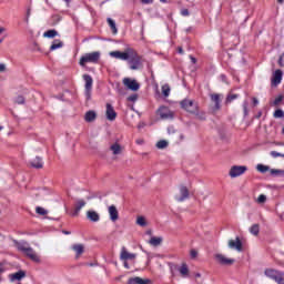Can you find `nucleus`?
<instances>
[{
	"label": "nucleus",
	"mask_w": 284,
	"mask_h": 284,
	"mask_svg": "<svg viewBox=\"0 0 284 284\" xmlns=\"http://www.w3.org/2000/svg\"><path fill=\"white\" fill-rule=\"evenodd\" d=\"M151 281L149 278H141L139 276L130 277L128 280V284H150Z\"/></svg>",
	"instance_id": "21"
},
{
	"label": "nucleus",
	"mask_w": 284,
	"mask_h": 284,
	"mask_svg": "<svg viewBox=\"0 0 284 284\" xmlns=\"http://www.w3.org/2000/svg\"><path fill=\"white\" fill-rule=\"evenodd\" d=\"M169 143L168 141L165 140H160L158 143H156V148L158 150H165V148H168Z\"/></svg>",
	"instance_id": "36"
},
{
	"label": "nucleus",
	"mask_w": 284,
	"mask_h": 284,
	"mask_svg": "<svg viewBox=\"0 0 284 284\" xmlns=\"http://www.w3.org/2000/svg\"><path fill=\"white\" fill-rule=\"evenodd\" d=\"M229 247L231 250H236V252H243V242H241L240 237H236L235 240H230Z\"/></svg>",
	"instance_id": "13"
},
{
	"label": "nucleus",
	"mask_w": 284,
	"mask_h": 284,
	"mask_svg": "<svg viewBox=\"0 0 284 284\" xmlns=\"http://www.w3.org/2000/svg\"><path fill=\"white\" fill-rule=\"evenodd\" d=\"M256 170H257V172L265 174V172H270V166L263 165V164H257Z\"/></svg>",
	"instance_id": "35"
},
{
	"label": "nucleus",
	"mask_w": 284,
	"mask_h": 284,
	"mask_svg": "<svg viewBox=\"0 0 284 284\" xmlns=\"http://www.w3.org/2000/svg\"><path fill=\"white\" fill-rule=\"evenodd\" d=\"M120 257L122 261H133V258H136V255L134 253H130V252L125 251V248H123Z\"/></svg>",
	"instance_id": "23"
},
{
	"label": "nucleus",
	"mask_w": 284,
	"mask_h": 284,
	"mask_svg": "<svg viewBox=\"0 0 284 284\" xmlns=\"http://www.w3.org/2000/svg\"><path fill=\"white\" fill-rule=\"evenodd\" d=\"M180 105L182 110H185V112H189L190 114H199V104L190 99L182 100Z\"/></svg>",
	"instance_id": "3"
},
{
	"label": "nucleus",
	"mask_w": 284,
	"mask_h": 284,
	"mask_svg": "<svg viewBox=\"0 0 284 284\" xmlns=\"http://www.w3.org/2000/svg\"><path fill=\"white\" fill-rule=\"evenodd\" d=\"M14 103H18V105H23V103H26V98L18 95L14 100Z\"/></svg>",
	"instance_id": "40"
},
{
	"label": "nucleus",
	"mask_w": 284,
	"mask_h": 284,
	"mask_svg": "<svg viewBox=\"0 0 284 284\" xmlns=\"http://www.w3.org/2000/svg\"><path fill=\"white\" fill-rule=\"evenodd\" d=\"M178 52H179V54H185V51H183V47H179Z\"/></svg>",
	"instance_id": "53"
},
{
	"label": "nucleus",
	"mask_w": 284,
	"mask_h": 284,
	"mask_svg": "<svg viewBox=\"0 0 284 284\" xmlns=\"http://www.w3.org/2000/svg\"><path fill=\"white\" fill-rule=\"evenodd\" d=\"M71 250H73V252H75V258H80L81 254H83V252H85V246L83 244H73Z\"/></svg>",
	"instance_id": "20"
},
{
	"label": "nucleus",
	"mask_w": 284,
	"mask_h": 284,
	"mask_svg": "<svg viewBox=\"0 0 284 284\" xmlns=\"http://www.w3.org/2000/svg\"><path fill=\"white\" fill-rule=\"evenodd\" d=\"M264 274H265V276H267V278L275 281V283L284 284V273L283 272H280L274 268H266L264 271Z\"/></svg>",
	"instance_id": "4"
},
{
	"label": "nucleus",
	"mask_w": 284,
	"mask_h": 284,
	"mask_svg": "<svg viewBox=\"0 0 284 284\" xmlns=\"http://www.w3.org/2000/svg\"><path fill=\"white\" fill-rule=\"evenodd\" d=\"M193 63H196V59L192 58Z\"/></svg>",
	"instance_id": "61"
},
{
	"label": "nucleus",
	"mask_w": 284,
	"mask_h": 284,
	"mask_svg": "<svg viewBox=\"0 0 284 284\" xmlns=\"http://www.w3.org/2000/svg\"><path fill=\"white\" fill-rule=\"evenodd\" d=\"M123 85H125V88H128L129 90H132V92H136L141 88V84H139L136 80H132L130 78L123 79Z\"/></svg>",
	"instance_id": "8"
},
{
	"label": "nucleus",
	"mask_w": 284,
	"mask_h": 284,
	"mask_svg": "<svg viewBox=\"0 0 284 284\" xmlns=\"http://www.w3.org/2000/svg\"><path fill=\"white\" fill-rule=\"evenodd\" d=\"M12 243L14 247L18 250V252H22V254H24L27 250L30 247V244L26 241L12 240Z\"/></svg>",
	"instance_id": "12"
},
{
	"label": "nucleus",
	"mask_w": 284,
	"mask_h": 284,
	"mask_svg": "<svg viewBox=\"0 0 284 284\" xmlns=\"http://www.w3.org/2000/svg\"><path fill=\"white\" fill-rule=\"evenodd\" d=\"M136 223H138V225H140V227H145V225H148V222L145 221V217H143V216H139L136 219Z\"/></svg>",
	"instance_id": "38"
},
{
	"label": "nucleus",
	"mask_w": 284,
	"mask_h": 284,
	"mask_svg": "<svg viewBox=\"0 0 284 284\" xmlns=\"http://www.w3.org/2000/svg\"><path fill=\"white\" fill-rule=\"evenodd\" d=\"M0 72H6V64H0Z\"/></svg>",
	"instance_id": "54"
},
{
	"label": "nucleus",
	"mask_w": 284,
	"mask_h": 284,
	"mask_svg": "<svg viewBox=\"0 0 284 284\" xmlns=\"http://www.w3.org/2000/svg\"><path fill=\"white\" fill-rule=\"evenodd\" d=\"M109 216L113 223H115V221H119V210H116L115 205L109 206Z\"/></svg>",
	"instance_id": "18"
},
{
	"label": "nucleus",
	"mask_w": 284,
	"mask_h": 284,
	"mask_svg": "<svg viewBox=\"0 0 284 284\" xmlns=\"http://www.w3.org/2000/svg\"><path fill=\"white\" fill-rule=\"evenodd\" d=\"M87 219H89V221H92V223H99V221H101V216L97 211H88Z\"/></svg>",
	"instance_id": "22"
},
{
	"label": "nucleus",
	"mask_w": 284,
	"mask_h": 284,
	"mask_svg": "<svg viewBox=\"0 0 284 284\" xmlns=\"http://www.w3.org/2000/svg\"><path fill=\"white\" fill-rule=\"evenodd\" d=\"M247 172V166H239L234 165L230 169L229 175L231 179H236L237 176H242V174H245Z\"/></svg>",
	"instance_id": "6"
},
{
	"label": "nucleus",
	"mask_w": 284,
	"mask_h": 284,
	"mask_svg": "<svg viewBox=\"0 0 284 284\" xmlns=\"http://www.w3.org/2000/svg\"><path fill=\"white\" fill-rule=\"evenodd\" d=\"M271 156H273V159H278V156L283 158L284 154L276 151H271Z\"/></svg>",
	"instance_id": "42"
},
{
	"label": "nucleus",
	"mask_w": 284,
	"mask_h": 284,
	"mask_svg": "<svg viewBox=\"0 0 284 284\" xmlns=\"http://www.w3.org/2000/svg\"><path fill=\"white\" fill-rule=\"evenodd\" d=\"M106 119L108 121H115L116 120V111H114V106L112 104L106 103Z\"/></svg>",
	"instance_id": "15"
},
{
	"label": "nucleus",
	"mask_w": 284,
	"mask_h": 284,
	"mask_svg": "<svg viewBox=\"0 0 284 284\" xmlns=\"http://www.w3.org/2000/svg\"><path fill=\"white\" fill-rule=\"evenodd\" d=\"M179 272L183 278H187L190 276V268H187V264H182Z\"/></svg>",
	"instance_id": "26"
},
{
	"label": "nucleus",
	"mask_w": 284,
	"mask_h": 284,
	"mask_svg": "<svg viewBox=\"0 0 284 284\" xmlns=\"http://www.w3.org/2000/svg\"><path fill=\"white\" fill-rule=\"evenodd\" d=\"M182 14L183 17H189L190 16V11L186 9V10H183L182 11Z\"/></svg>",
	"instance_id": "52"
},
{
	"label": "nucleus",
	"mask_w": 284,
	"mask_h": 284,
	"mask_svg": "<svg viewBox=\"0 0 284 284\" xmlns=\"http://www.w3.org/2000/svg\"><path fill=\"white\" fill-rule=\"evenodd\" d=\"M265 201H267V196H265L264 194H261L257 197V203H265Z\"/></svg>",
	"instance_id": "45"
},
{
	"label": "nucleus",
	"mask_w": 284,
	"mask_h": 284,
	"mask_svg": "<svg viewBox=\"0 0 284 284\" xmlns=\"http://www.w3.org/2000/svg\"><path fill=\"white\" fill-rule=\"evenodd\" d=\"M84 121H87V123H92L93 121H97V112L88 111L84 115Z\"/></svg>",
	"instance_id": "24"
},
{
	"label": "nucleus",
	"mask_w": 284,
	"mask_h": 284,
	"mask_svg": "<svg viewBox=\"0 0 284 284\" xmlns=\"http://www.w3.org/2000/svg\"><path fill=\"white\" fill-rule=\"evenodd\" d=\"M186 199H190V190L187 186H180V195H175V200H178L179 203H183V201H186Z\"/></svg>",
	"instance_id": "9"
},
{
	"label": "nucleus",
	"mask_w": 284,
	"mask_h": 284,
	"mask_svg": "<svg viewBox=\"0 0 284 284\" xmlns=\"http://www.w3.org/2000/svg\"><path fill=\"white\" fill-rule=\"evenodd\" d=\"M171 90L172 89L170 88V84L162 85V94H163V97H165V98L170 97Z\"/></svg>",
	"instance_id": "34"
},
{
	"label": "nucleus",
	"mask_w": 284,
	"mask_h": 284,
	"mask_svg": "<svg viewBox=\"0 0 284 284\" xmlns=\"http://www.w3.org/2000/svg\"><path fill=\"white\" fill-rule=\"evenodd\" d=\"M211 102L214 104L213 110L217 112L221 110V102L223 101V94L221 93H211L210 94Z\"/></svg>",
	"instance_id": "7"
},
{
	"label": "nucleus",
	"mask_w": 284,
	"mask_h": 284,
	"mask_svg": "<svg viewBox=\"0 0 284 284\" xmlns=\"http://www.w3.org/2000/svg\"><path fill=\"white\" fill-rule=\"evenodd\" d=\"M99 59H101V52L94 51L82 55L79 63L82 68H85V63H99Z\"/></svg>",
	"instance_id": "2"
},
{
	"label": "nucleus",
	"mask_w": 284,
	"mask_h": 284,
	"mask_svg": "<svg viewBox=\"0 0 284 284\" xmlns=\"http://www.w3.org/2000/svg\"><path fill=\"white\" fill-rule=\"evenodd\" d=\"M4 270L0 266V274H3Z\"/></svg>",
	"instance_id": "59"
},
{
	"label": "nucleus",
	"mask_w": 284,
	"mask_h": 284,
	"mask_svg": "<svg viewBox=\"0 0 284 284\" xmlns=\"http://www.w3.org/2000/svg\"><path fill=\"white\" fill-rule=\"evenodd\" d=\"M4 31H6V28L0 26V34H3Z\"/></svg>",
	"instance_id": "56"
},
{
	"label": "nucleus",
	"mask_w": 284,
	"mask_h": 284,
	"mask_svg": "<svg viewBox=\"0 0 284 284\" xmlns=\"http://www.w3.org/2000/svg\"><path fill=\"white\" fill-rule=\"evenodd\" d=\"M23 254L24 256L30 258V261H33V263H41V257L39 256V254H37L34 248H32L31 246H29L27 252H24Z\"/></svg>",
	"instance_id": "11"
},
{
	"label": "nucleus",
	"mask_w": 284,
	"mask_h": 284,
	"mask_svg": "<svg viewBox=\"0 0 284 284\" xmlns=\"http://www.w3.org/2000/svg\"><path fill=\"white\" fill-rule=\"evenodd\" d=\"M161 3H168V0H160Z\"/></svg>",
	"instance_id": "60"
},
{
	"label": "nucleus",
	"mask_w": 284,
	"mask_h": 284,
	"mask_svg": "<svg viewBox=\"0 0 284 284\" xmlns=\"http://www.w3.org/2000/svg\"><path fill=\"white\" fill-rule=\"evenodd\" d=\"M59 48H63V42L61 40H54L50 47L51 51L59 50Z\"/></svg>",
	"instance_id": "31"
},
{
	"label": "nucleus",
	"mask_w": 284,
	"mask_h": 284,
	"mask_svg": "<svg viewBox=\"0 0 284 284\" xmlns=\"http://www.w3.org/2000/svg\"><path fill=\"white\" fill-rule=\"evenodd\" d=\"M284 100V95L280 94L275 98V100L272 102V105H274L275 108H278V105H281V103H283Z\"/></svg>",
	"instance_id": "33"
},
{
	"label": "nucleus",
	"mask_w": 284,
	"mask_h": 284,
	"mask_svg": "<svg viewBox=\"0 0 284 284\" xmlns=\"http://www.w3.org/2000/svg\"><path fill=\"white\" fill-rule=\"evenodd\" d=\"M235 99H239V94H230L227 95L225 103H232V101H235Z\"/></svg>",
	"instance_id": "41"
},
{
	"label": "nucleus",
	"mask_w": 284,
	"mask_h": 284,
	"mask_svg": "<svg viewBox=\"0 0 284 284\" xmlns=\"http://www.w3.org/2000/svg\"><path fill=\"white\" fill-rule=\"evenodd\" d=\"M138 99H139V95L136 93H134L128 98V101H131L132 103H134Z\"/></svg>",
	"instance_id": "43"
},
{
	"label": "nucleus",
	"mask_w": 284,
	"mask_h": 284,
	"mask_svg": "<svg viewBox=\"0 0 284 284\" xmlns=\"http://www.w3.org/2000/svg\"><path fill=\"white\" fill-rule=\"evenodd\" d=\"M30 165L36 170H41L43 169V159H41V156H36L33 160L30 161Z\"/></svg>",
	"instance_id": "19"
},
{
	"label": "nucleus",
	"mask_w": 284,
	"mask_h": 284,
	"mask_svg": "<svg viewBox=\"0 0 284 284\" xmlns=\"http://www.w3.org/2000/svg\"><path fill=\"white\" fill-rule=\"evenodd\" d=\"M197 116V119H200V121H205V113L204 112H199L197 109V114H195Z\"/></svg>",
	"instance_id": "44"
},
{
	"label": "nucleus",
	"mask_w": 284,
	"mask_h": 284,
	"mask_svg": "<svg viewBox=\"0 0 284 284\" xmlns=\"http://www.w3.org/2000/svg\"><path fill=\"white\" fill-rule=\"evenodd\" d=\"M63 234H71V232L70 231H63Z\"/></svg>",
	"instance_id": "58"
},
{
	"label": "nucleus",
	"mask_w": 284,
	"mask_h": 284,
	"mask_svg": "<svg viewBox=\"0 0 284 284\" xmlns=\"http://www.w3.org/2000/svg\"><path fill=\"white\" fill-rule=\"evenodd\" d=\"M83 207H85V201L84 200H79L75 203L74 216H77L81 212V210H83Z\"/></svg>",
	"instance_id": "25"
},
{
	"label": "nucleus",
	"mask_w": 284,
	"mask_h": 284,
	"mask_svg": "<svg viewBox=\"0 0 284 284\" xmlns=\"http://www.w3.org/2000/svg\"><path fill=\"white\" fill-rule=\"evenodd\" d=\"M283 57H284V54L281 55V57H280V60H278V63H280V65H281L282 68H284Z\"/></svg>",
	"instance_id": "51"
},
{
	"label": "nucleus",
	"mask_w": 284,
	"mask_h": 284,
	"mask_svg": "<svg viewBox=\"0 0 284 284\" xmlns=\"http://www.w3.org/2000/svg\"><path fill=\"white\" fill-rule=\"evenodd\" d=\"M158 114L160 119L168 120V119H174V113L168 109V106H161L158 111Z\"/></svg>",
	"instance_id": "10"
},
{
	"label": "nucleus",
	"mask_w": 284,
	"mask_h": 284,
	"mask_svg": "<svg viewBox=\"0 0 284 284\" xmlns=\"http://www.w3.org/2000/svg\"><path fill=\"white\" fill-rule=\"evenodd\" d=\"M277 3H283V0H277Z\"/></svg>",
	"instance_id": "63"
},
{
	"label": "nucleus",
	"mask_w": 284,
	"mask_h": 284,
	"mask_svg": "<svg viewBox=\"0 0 284 284\" xmlns=\"http://www.w3.org/2000/svg\"><path fill=\"white\" fill-rule=\"evenodd\" d=\"M110 152H112L113 156H119V154L123 153V146L119 144V142H114L109 148Z\"/></svg>",
	"instance_id": "16"
},
{
	"label": "nucleus",
	"mask_w": 284,
	"mask_h": 284,
	"mask_svg": "<svg viewBox=\"0 0 284 284\" xmlns=\"http://www.w3.org/2000/svg\"><path fill=\"white\" fill-rule=\"evenodd\" d=\"M110 57L120 61H128L130 70H141L143 68V58L132 48H126L124 51H111Z\"/></svg>",
	"instance_id": "1"
},
{
	"label": "nucleus",
	"mask_w": 284,
	"mask_h": 284,
	"mask_svg": "<svg viewBox=\"0 0 284 284\" xmlns=\"http://www.w3.org/2000/svg\"><path fill=\"white\" fill-rule=\"evenodd\" d=\"M253 105H258V99L253 98Z\"/></svg>",
	"instance_id": "55"
},
{
	"label": "nucleus",
	"mask_w": 284,
	"mask_h": 284,
	"mask_svg": "<svg viewBox=\"0 0 284 284\" xmlns=\"http://www.w3.org/2000/svg\"><path fill=\"white\" fill-rule=\"evenodd\" d=\"M215 258H216L217 263H220V265H234V263H235L234 258L226 257L223 254H216Z\"/></svg>",
	"instance_id": "14"
},
{
	"label": "nucleus",
	"mask_w": 284,
	"mask_h": 284,
	"mask_svg": "<svg viewBox=\"0 0 284 284\" xmlns=\"http://www.w3.org/2000/svg\"><path fill=\"white\" fill-rule=\"evenodd\" d=\"M36 212H37V214H39L40 216H45V215H48V211H47L45 209L41 207V206H38V207L36 209Z\"/></svg>",
	"instance_id": "39"
},
{
	"label": "nucleus",
	"mask_w": 284,
	"mask_h": 284,
	"mask_svg": "<svg viewBox=\"0 0 284 284\" xmlns=\"http://www.w3.org/2000/svg\"><path fill=\"white\" fill-rule=\"evenodd\" d=\"M281 81H283V71L281 69H277L272 78V85H278L281 84Z\"/></svg>",
	"instance_id": "17"
},
{
	"label": "nucleus",
	"mask_w": 284,
	"mask_h": 284,
	"mask_svg": "<svg viewBox=\"0 0 284 284\" xmlns=\"http://www.w3.org/2000/svg\"><path fill=\"white\" fill-rule=\"evenodd\" d=\"M65 1V3H70V1H72V0H64Z\"/></svg>",
	"instance_id": "62"
},
{
	"label": "nucleus",
	"mask_w": 284,
	"mask_h": 284,
	"mask_svg": "<svg viewBox=\"0 0 284 284\" xmlns=\"http://www.w3.org/2000/svg\"><path fill=\"white\" fill-rule=\"evenodd\" d=\"M106 22L109 23V28H111L113 34H118L119 29H116V22H114V20L112 18H108Z\"/></svg>",
	"instance_id": "28"
},
{
	"label": "nucleus",
	"mask_w": 284,
	"mask_h": 284,
	"mask_svg": "<svg viewBox=\"0 0 284 284\" xmlns=\"http://www.w3.org/2000/svg\"><path fill=\"white\" fill-rule=\"evenodd\" d=\"M282 134H284V126H283V129H282Z\"/></svg>",
	"instance_id": "64"
},
{
	"label": "nucleus",
	"mask_w": 284,
	"mask_h": 284,
	"mask_svg": "<svg viewBox=\"0 0 284 284\" xmlns=\"http://www.w3.org/2000/svg\"><path fill=\"white\" fill-rule=\"evenodd\" d=\"M144 4L154 3V0H140Z\"/></svg>",
	"instance_id": "48"
},
{
	"label": "nucleus",
	"mask_w": 284,
	"mask_h": 284,
	"mask_svg": "<svg viewBox=\"0 0 284 284\" xmlns=\"http://www.w3.org/2000/svg\"><path fill=\"white\" fill-rule=\"evenodd\" d=\"M281 170L272 169L271 174H281Z\"/></svg>",
	"instance_id": "50"
},
{
	"label": "nucleus",
	"mask_w": 284,
	"mask_h": 284,
	"mask_svg": "<svg viewBox=\"0 0 284 284\" xmlns=\"http://www.w3.org/2000/svg\"><path fill=\"white\" fill-rule=\"evenodd\" d=\"M250 232L253 234V236H258V232H261V226L258 224H253L250 227Z\"/></svg>",
	"instance_id": "32"
},
{
	"label": "nucleus",
	"mask_w": 284,
	"mask_h": 284,
	"mask_svg": "<svg viewBox=\"0 0 284 284\" xmlns=\"http://www.w3.org/2000/svg\"><path fill=\"white\" fill-rule=\"evenodd\" d=\"M59 34V32L54 29L48 30L43 33V37H45L47 39H54V37H57Z\"/></svg>",
	"instance_id": "29"
},
{
	"label": "nucleus",
	"mask_w": 284,
	"mask_h": 284,
	"mask_svg": "<svg viewBox=\"0 0 284 284\" xmlns=\"http://www.w3.org/2000/svg\"><path fill=\"white\" fill-rule=\"evenodd\" d=\"M124 267H125L126 270H130V265H128V262H124Z\"/></svg>",
	"instance_id": "57"
},
{
	"label": "nucleus",
	"mask_w": 284,
	"mask_h": 284,
	"mask_svg": "<svg viewBox=\"0 0 284 284\" xmlns=\"http://www.w3.org/2000/svg\"><path fill=\"white\" fill-rule=\"evenodd\" d=\"M29 21H30V9L27 10L26 23H29Z\"/></svg>",
	"instance_id": "49"
},
{
	"label": "nucleus",
	"mask_w": 284,
	"mask_h": 284,
	"mask_svg": "<svg viewBox=\"0 0 284 284\" xmlns=\"http://www.w3.org/2000/svg\"><path fill=\"white\" fill-rule=\"evenodd\" d=\"M191 258H196L199 256V252L196 250H191Z\"/></svg>",
	"instance_id": "47"
},
{
	"label": "nucleus",
	"mask_w": 284,
	"mask_h": 284,
	"mask_svg": "<svg viewBox=\"0 0 284 284\" xmlns=\"http://www.w3.org/2000/svg\"><path fill=\"white\" fill-rule=\"evenodd\" d=\"M243 112H244V116H247V114H248V111H247V101H245V102L243 103Z\"/></svg>",
	"instance_id": "46"
},
{
	"label": "nucleus",
	"mask_w": 284,
	"mask_h": 284,
	"mask_svg": "<svg viewBox=\"0 0 284 284\" xmlns=\"http://www.w3.org/2000/svg\"><path fill=\"white\" fill-rule=\"evenodd\" d=\"M21 278H26V271H18L12 275V281H21Z\"/></svg>",
	"instance_id": "30"
},
{
	"label": "nucleus",
	"mask_w": 284,
	"mask_h": 284,
	"mask_svg": "<svg viewBox=\"0 0 284 284\" xmlns=\"http://www.w3.org/2000/svg\"><path fill=\"white\" fill-rule=\"evenodd\" d=\"M149 243L153 246V247H159V245H161L163 243V239L162 237H156V236H152L149 241Z\"/></svg>",
	"instance_id": "27"
},
{
	"label": "nucleus",
	"mask_w": 284,
	"mask_h": 284,
	"mask_svg": "<svg viewBox=\"0 0 284 284\" xmlns=\"http://www.w3.org/2000/svg\"><path fill=\"white\" fill-rule=\"evenodd\" d=\"M274 119H283L284 118V111L282 109H277L273 113Z\"/></svg>",
	"instance_id": "37"
},
{
	"label": "nucleus",
	"mask_w": 284,
	"mask_h": 284,
	"mask_svg": "<svg viewBox=\"0 0 284 284\" xmlns=\"http://www.w3.org/2000/svg\"><path fill=\"white\" fill-rule=\"evenodd\" d=\"M82 79L84 81V94H85V99L88 101H90L91 97H92V85L94 83V80L92 79V75L90 74H83Z\"/></svg>",
	"instance_id": "5"
}]
</instances>
